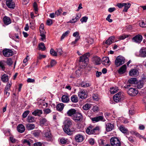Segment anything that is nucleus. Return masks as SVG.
Wrapping results in <instances>:
<instances>
[{"label":"nucleus","instance_id":"nucleus-36","mask_svg":"<svg viewBox=\"0 0 146 146\" xmlns=\"http://www.w3.org/2000/svg\"><path fill=\"white\" fill-rule=\"evenodd\" d=\"M131 6V4L129 3H125L124 5V9L123 10V12H127L128 9Z\"/></svg>","mask_w":146,"mask_h":146},{"label":"nucleus","instance_id":"nucleus-54","mask_svg":"<svg viewBox=\"0 0 146 146\" xmlns=\"http://www.w3.org/2000/svg\"><path fill=\"white\" fill-rule=\"evenodd\" d=\"M88 19V17H82L80 20L82 22H87Z\"/></svg>","mask_w":146,"mask_h":146},{"label":"nucleus","instance_id":"nucleus-58","mask_svg":"<svg viewBox=\"0 0 146 146\" xmlns=\"http://www.w3.org/2000/svg\"><path fill=\"white\" fill-rule=\"evenodd\" d=\"M52 23V20L50 19H48L46 22V24L48 26L51 25Z\"/></svg>","mask_w":146,"mask_h":146},{"label":"nucleus","instance_id":"nucleus-21","mask_svg":"<svg viewBox=\"0 0 146 146\" xmlns=\"http://www.w3.org/2000/svg\"><path fill=\"white\" fill-rule=\"evenodd\" d=\"M17 129L18 131L20 133L23 132L25 130V126L22 124L19 125L17 127Z\"/></svg>","mask_w":146,"mask_h":146},{"label":"nucleus","instance_id":"nucleus-42","mask_svg":"<svg viewBox=\"0 0 146 146\" xmlns=\"http://www.w3.org/2000/svg\"><path fill=\"white\" fill-rule=\"evenodd\" d=\"M139 25L142 27H146V19L142 21L139 23Z\"/></svg>","mask_w":146,"mask_h":146},{"label":"nucleus","instance_id":"nucleus-13","mask_svg":"<svg viewBox=\"0 0 146 146\" xmlns=\"http://www.w3.org/2000/svg\"><path fill=\"white\" fill-rule=\"evenodd\" d=\"M102 63L103 65L109 66L111 62L109 58L108 57H105L103 58L102 60Z\"/></svg>","mask_w":146,"mask_h":146},{"label":"nucleus","instance_id":"nucleus-10","mask_svg":"<svg viewBox=\"0 0 146 146\" xmlns=\"http://www.w3.org/2000/svg\"><path fill=\"white\" fill-rule=\"evenodd\" d=\"M78 95L80 98L81 99H84L87 97L86 92L83 89H81L78 92Z\"/></svg>","mask_w":146,"mask_h":146},{"label":"nucleus","instance_id":"nucleus-31","mask_svg":"<svg viewBox=\"0 0 146 146\" xmlns=\"http://www.w3.org/2000/svg\"><path fill=\"white\" fill-rule=\"evenodd\" d=\"M61 100L63 102L66 103L69 101V98L68 96L66 95H63L62 97Z\"/></svg>","mask_w":146,"mask_h":146},{"label":"nucleus","instance_id":"nucleus-62","mask_svg":"<svg viewBox=\"0 0 146 146\" xmlns=\"http://www.w3.org/2000/svg\"><path fill=\"white\" fill-rule=\"evenodd\" d=\"M60 142L62 144H65L66 143L67 141L65 139L62 138L60 139Z\"/></svg>","mask_w":146,"mask_h":146},{"label":"nucleus","instance_id":"nucleus-28","mask_svg":"<svg viewBox=\"0 0 146 146\" xmlns=\"http://www.w3.org/2000/svg\"><path fill=\"white\" fill-rule=\"evenodd\" d=\"M42 113V110H35L32 113L33 115L35 116H40V115Z\"/></svg>","mask_w":146,"mask_h":146},{"label":"nucleus","instance_id":"nucleus-51","mask_svg":"<svg viewBox=\"0 0 146 146\" xmlns=\"http://www.w3.org/2000/svg\"><path fill=\"white\" fill-rule=\"evenodd\" d=\"M44 113L46 114L49 113L51 112V110L48 108L45 109L43 110Z\"/></svg>","mask_w":146,"mask_h":146},{"label":"nucleus","instance_id":"nucleus-30","mask_svg":"<svg viewBox=\"0 0 146 146\" xmlns=\"http://www.w3.org/2000/svg\"><path fill=\"white\" fill-rule=\"evenodd\" d=\"M138 72L136 69H133L130 71L129 72V75L131 76H135L138 74Z\"/></svg>","mask_w":146,"mask_h":146},{"label":"nucleus","instance_id":"nucleus-46","mask_svg":"<svg viewBox=\"0 0 146 146\" xmlns=\"http://www.w3.org/2000/svg\"><path fill=\"white\" fill-rule=\"evenodd\" d=\"M47 121L45 118H42L40 121V123L41 124H46L47 123Z\"/></svg>","mask_w":146,"mask_h":146},{"label":"nucleus","instance_id":"nucleus-63","mask_svg":"<svg viewBox=\"0 0 146 146\" xmlns=\"http://www.w3.org/2000/svg\"><path fill=\"white\" fill-rule=\"evenodd\" d=\"M93 98L94 100H98L99 99V98L97 94H94L93 95Z\"/></svg>","mask_w":146,"mask_h":146},{"label":"nucleus","instance_id":"nucleus-26","mask_svg":"<svg viewBox=\"0 0 146 146\" xmlns=\"http://www.w3.org/2000/svg\"><path fill=\"white\" fill-rule=\"evenodd\" d=\"M126 70V66L124 64L118 70V73L121 74L124 73Z\"/></svg>","mask_w":146,"mask_h":146},{"label":"nucleus","instance_id":"nucleus-7","mask_svg":"<svg viewBox=\"0 0 146 146\" xmlns=\"http://www.w3.org/2000/svg\"><path fill=\"white\" fill-rule=\"evenodd\" d=\"M89 56V53H86L84 54L80 57L79 62H84L86 64L88 61V57Z\"/></svg>","mask_w":146,"mask_h":146},{"label":"nucleus","instance_id":"nucleus-56","mask_svg":"<svg viewBox=\"0 0 146 146\" xmlns=\"http://www.w3.org/2000/svg\"><path fill=\"white\" fill-rule=\"evenodd\" d=\"M78 18H73L72 20H70V21L68 23H74L77 21Z\"/></svg>","mask_w":146,"mask_h":146},{"label":"nucleus","instance_id":"nucleus-3","mask_svg":"<svg viewBox=\"0 0 146 146\" xmlns=\"http://www.w3.org/2000/svg\"><path fill=\"white\" fill-rule=\"evenodd\" d=\"M125 58L121 56H118L116 58L115 62V64L116 67L119 66L125 62Z\"/></svg>","mask_w":146,"mask_h":146},{"label":"nucleus","instance_id":"nucleus-25","mask_svg":"<svg viewBox=\"0 0 146 146\" xmlns=\"http://www.w3.org/2000/svg\"><path fill=\"white\" fill-rule=\"evenodd\" d=\"M26 129L28 130H31L33 129L35 127L34 124L28 123L25 124Z\"/></svg>","mask_w":146,"mask_h":146},{"label":"nucleus","instance_id":"nucleus-20","mask_svg":"<svg viewBox=\"0 0 146 146\" xmlns=\"http://www.w3.org/2000/svg\"><path fill=\"white\" fill-rule=\"evenodd\" d=\"M43 134L44 136L46 138H51L52 137V135L49 130H47V131L46 130H44L43 132Z\"/></svg>","mask_w":146,"mask_h":146},{"label":"nucleus","instance_id":"nucleus-1","mask_svg":"<svg viewBox=\"0 0 146 146\" xmlns=\"http://www.w3.org/2000/svg\"><path fill=\"white\" fill-rule=\"evenodd\" d=\"M73 123V121L70 119H67L64 122V125L63 128L64 131L68 135H71L72 132L74 131V130H71L69 128V127L72 125Z\"/></svg>","mask_w":146,"mask_h":146},{"label":"nucleus","instance_id":"nucleus-38","mask_svg":"<svg viewBox=\"0 0 146 146\" xmlns=\"http://www.w3.org/2000/svg\"><path fill=\"white\" fill-rule=\"evenodd\" d=\"M128 82L130 84H134L137 82V78H132L129 79Z\"/></svg>","mask_w":146,"mask_h":146},{"label":"nucleus","instance_id":"nucleus-41","mask_svg":"<svg viewBox=\"0 0 146 146\" xmlns=\"http://www.w3.org/2000/svg\"><path fill=\"white\" fill-rule=\"evenodd\" d=\"M91 107L90 104H87L84 105L82 108L84 110H87L89 109Z\"/></svg>","mask_w":146,"mask_h":146},{"label":"nucleus","instance_id":"nucleus-5","mask_svg":"<svg viewBox=\"0 0 146 146\" xmlns=\"http://www.w3.org/2000/svg\"><path fill=\"white\" fill-rule=\"evenodd\" d=\"M110 143L112 146H121V143L119 139L116 137H113L110 139Z\"/></svg>","mask_w":146,"mask_h":146},{"label":"nucleus","instance_id":"nucleus-55","mask_svg":"<svg viewBox=\"0 0 146 146\" xmlns=\"http://www.w3.org/2000/svg\"><path fill=\"white\" fill-rule=\"evenodd\" d=\"M29 111H26L23 113L22 115L23 118L26 117L29 113Z\"/></svg>","mask_w":146,"mask_h":146},{"label":"nucleus","instance_id":"nucleus-44","mask_svg":"<svg viewBox=\"0 0 146 146\" xmlns=\"http://www.w3.org/2000/svg\"><path fill=\"white\" fill-rule=\"evenodd\" d=\"M33 7L35 13L37 14L38 12V9L36 3L34 2L33 4Z\"/></svg>","mask_w":146,"mask_h":146},{"label":"nucleus","instance_id":"nucleus-64","mask_svg":"<svg viewBox=\"0 0 146 146\" xmlns=\"http://www.w3.org/2000/svg\"><path fill=\"white\" fill-rule=\"evenodd\" d=\"M27 81L29 83H34L35 82V80L34 79L29 78L27 79Z\"/></svg>","mask_w":146,"mask_h":146},{"label":"nucleus","instance_id":"nucleus-19","mask_svg":"<svg viewBox=\"0 0 146 146\" xmlns=\"http://www.w3.org/2000/svg\"><path fill=\"white\" fill-rule=\"evenodd\" d=\"M76 110L74 109H71L69 110L67 112V114L69 116L72 117L74 116L76 112Z\"/></svg>","mask_w":146,"mask_h":146},{"label":"nucleus","instance_id":"nucleus-50","mask_svg":"<svg viewBox=\"0 0 146 146\" xmlns=\"http://www.w3.org/2000/svg\"><path fill=\"white\" fill-rule=\"evenodd\" d=\"M6 63L8 65L10 66L13 64V62L11 58H9L7 59Z\"/></svg>","mask_w":146,"mask_h":146},{"label":"nucleus","instance_id":"nucleus-52","mask_svg":"<svg viewBox=\"0 0 146 146\" xmlns=\"http://www.w3.org/2000/svg\"><path fill=\"white\" fill-rule=\"evenodd\" d=\"M46 57V56L44 55H42L40 54H39V56H37V60H41L43 58H45ZM38 60H37V62Z\"/></svg>","mask_w":146,"mask_h":146},{"label":"nucleus","instance_id":"nucleus-49","mask_svg":"<svg viewBox=\"0 0 146 146\" xmlns=\"http://www.w3.org/2000/svg\"><path fill=\"white\" fill-rule=\"evenodd\" d=\"M117 88H110V92L111 94H114L117 91Z\"/></svg>","mask_w":146,"mask_h":146},{"label":"nucleus","instance_id":"nucleus-57","mask_svg":"<svg viewBox=\"0 0 146 146\" xmlns=\"http://www.w3.org/2000/svg\"><path fill=\"white\" fill-rule=\"evenodd\" d=\"M10 139L11 142L13 143L16 142L17 141V140L12 136L10 137Z\"/></svg>","mask_w":146,"mask_h":146},{"label":"nucleus","instance_id":"nucleus-27","mask_svg":"<svg viewBox=\"0 0 146 146\" xmlns=\"http://www.w3.org/2000/svg\"><path fill=\"white\" fill-rule=\"evenodd\" d=\"M80 85L82 87L86 88L90 86L91 84L90 82L82 81L80 83Z\"/></svg>","mask_w":146,"mask_h":146},{"label":"nucleus","instance_id":"nucleus-37","mask_svg":"<svg viewBox=\"0 0 146 146\" xmlns=\"http://www.w3.org/2000/svg\"><path fill=\"white\" fill-rule=\"evenodd\" d=\"M56 109L58 111H61L64 108V104L62 103H60L58 104L56 107Z\"/></svg>","mask_w":146,"mask_h":146},{"label":"nucleus","instance_id":"nucleus-40","mask_svg":"<svg viewBox=\"0 0 146 146\" xmlns=\"http://www.w3.org/2000/svg\"><path fill=\"white\" fill-rule=\"evenodd\" d=\"M129 35H128L123 34L119 36V38L120 40H124L125 38L128 37Z\"/></svg>","mask_w":146,"mask_h":146},{"label":"nucleus","instance_id":"nucleus-60","mask_svg":"<svg viewBox=\"0 0 146 146\" xmlns=\"http://www.w3.org/2000/svg\"><path fill=\"white\" fill-rule=\"evenodd\" d=\"M62 12V9H59L58 10L55 12V14L57 16H58Z\"/></svg>","mask_w":146,"mask_h":146},{"label":"nucleus","instance_id":"nucleus-34","mask_svg":"<svg viewBox=\"0 0 146 146\" xmlns=\"http://www.w3.org/2000/svg\"><path fill=\"white\" fill-rule=\"evenodd\" d=\"M1 80L4 82H7L8 80V77L7 75L4 74L1 77Z\"/></svg>","mask_w":146,"mask_h":146},{"label":"nucleus","instance_id":"nucleus-2","mask_svg":"<svg viewBox=\"0 0 146 146\" xmlns=\"http://www.w3.org/2000/svg\"><path fill=\"white\" fill-rule=\"evenodd\" d=\"M99 129L100 128L99 126H97L94 127L92 125H90L87 128L86 132L88 135L95 134L98 131Z\"/></svg>","mask_w":146,"mask_h":146},{"label":"nucleus","instance_id":"nucleus-12","mask_svg":"<svg viewBox=\"0 0 146 146\" xmlns=\"http://www.w3.org/2000/svg\"><path fill=\"white\" fill-rule=\"evenodd\" d=\"M92 121L94 123L100 121H104L105 120L104 119V117L102 116H98L95 117L91 119Z\"/></svg>","mask_w":146,"mask_h":146},{"label":"nucleus","instance_id":"nucleus-14","mask_svg":"<svg viewBox=\"0 0 146 146\" xmlns=\"http://www.w3.org/2000/svg\"><path fill=\"white\" fill-rule=\"evenodd\" d=\"M133 41L137 43H140L142 40V36L140 35H137L133 38Z\"/></svg>","mask_w":146,"mask_h":146},{"label":"nucleus","instance_id":"nucleus-18","mask_svg":"<svg viewBox=\"0 0 146 146\" xmlns=\"http://www.w3.org/2000/svg\"><path fill=\"white\" fill-rule=\"evenodd\" d=\"M114 127L113 123H108L106 125V130L108 132L111 131Z\"/></svg>","mask_w":146,"mask_h":146},{"label":"nucleus","instance_id":"nucleus-43","mask_svg":"<svg viewBox=\"0 0 146 146\" xmlns=\"http://www.w3.org/2000/svg\"><path fill=\"white\" fill-rule=\"evenodd\" d=\"M56 62L54 60H52L50 62V65H48L47 67L48 68H51L56 64Z\"/></svg>","mask_w":146,"mask_h":146},{"label":"nucleus","instance_id":"nucleus-35","mask_svg":"<svg viewBox=\"0 0 146 146\" xmlns=\"http://www.w3.org/2000/svg\"><path fill=\"white\" fill-rule=\"evenodd\" d=\"M38 46L39 50L44 51L46 49V47L45 46L43 42L40 43L38 45Z\"/></svg>","mask_w":146,"mask_h":146},{"label":"nucleus","instance_id":"nucleus-39","mask_svg":"<svg viewBox=\"0 0 146 146\" xmlns=\"http://www.w3.org/2000/svg\"><path fill=\"white\" fill-rule=\"evenodd\" d=\"M143 81L142 80H141L138 82L137 84V87L138 89H141L143 87Z\"/></svg>","mask_w":146,"mask_h":146},{"label":"nucleus","instance_id":"nucleus-32","mask_svg":"<svg viewBox=\"0 0 146 146\" xmlns=\"http://www.w3.org/2000/svg\"><path fill=\"white\" fill-rule=\"evenodd\" d=\"M71 100L73 103H76L78 102V99L77 96L73 95L71 97Z\"/></svg>","mask_w":146,"mask_h":146},{"label":"nucleus","instance_id":"nucleus-23","mask_svg":"<svg viewBox=\"0 0 146 146\" xmlns=\"http://www.w3.org/2000/svg\"><path fill=\"white\" fill-rule=\"evenodd\" d=\"M93 62L96 64L98 65L100 64L101 59L98 56L94 57L92 58Z\"/></svg>","mask_w":146,"mask_h":146},{"label":"nucleus","instance_id":"nucleus-4","mask_svg":"<svg viewBox=\"0 0 146 146\" xmlns=\"http://www.w3.org/2000/svg\"><path fill=\"white\" fill-rule=\"evenodd\" d=\"M124 98V94L123 92H119L115 95L113 96L114 101L116 102H118L123 100Z\"/></svg>","mask_w":146,"mask_h":146},{"label":"nucleus","instance_id":"nucleus-45","mask_svg":"<svg viewBox=\"0 0 146 146\" xmlns=\"http://www.w3.org/2000/svg\"><path fill=\"white\" fill-rule=\"evenodd\" d=\"M70 33V31H66L65 33L63 34L62 36L61 37V40H62L66 36H67V35Z\"/></svg>","mask_w":146,"mask_h":146},{"label":"nucleus","instance_id":"nucleus-24","mask_svg":"<svg viewBox=\"0 0 146 146\" xmlns=\"http://www.w3.org/2000/svg\"><path fill=\"white\" fill-rule=\"evenodd\" d=\"M119 130L123 133L127 134L129 133L127 129L124 126L121 125L119 127Z\"/></svg>","mask_w":146,"mask_h":146},{"label":"nucleus","instance_id":"nucleus-22","mask_svg":"<svg viewBox=\"0 0 146 146\" xmlns=\"http://www.w3.org/2000/svg\"><path fill=\"white\" fill-rule=\"evenodd\" d=\"M3 20L4 24L6 25H8L11 23V21L10 18L6 16L4 17Z\"/></svg>","mask_w":146,"mask_h":146},{"label":"nucleus","instance_id":"nucleus-33","mask_svg":"<svg viewBox=\"0 0 146 146\" xmlns=\"http://www.w3.org/2000/svg\"><path fill=\"white\" fill-rule=\"evenodd\" d=\"M35 119L34 117L29 115L27 119V121L29 123H33L35 121Z\"/></svg>","mask_w":146,"mask_h":146},{"label":"nucleus","instance_id":"nucleus-53","mask_svg":"<svg viewBox=\"0 0 146 146\" xmlns=\"http://www.w3.org/2000/svg\"><path fill=\"white\" fill-rule=\"evenodd\" d=\"M0 67L3 70H4L5 69L4 64L3 61H0Z\"/></svg>","mask_w":146,"mask_h":146},{"label":"nucleus","instance_id":"nucleus-9","mask_svg":"<svg viewBox=\"0 0 146 146\" xmlns=\"http://www.w3.org/2000/svg\"><path fill=\"white\" fill-rule=\"evenodd\" d=\"M82 114L79 112H76L74 116L73 120L75 121H80L82 120Z\"/></svg>","mask_w":146,"mask_h":146},{"label":"nucleus","instance_id":"nucleus-15","mask_svg":"<svg viewBox=\"0 0 146 146\" xmlns=\"http://www.w3.org/2000/svg\"><path fill=\"white\" fill-rule=\"evenodd\" d=\"M11 85V82L10 83H8L5 88L4 90V93L7 96H8L9 95V92L8 91L10 89Z\"/></svg>","mask_w":146,"mask_h":146},{"label":"nucleus","instance_id":"nucleus-61","mask_svg":"<svg viewBox=\"0 0 146 146\" xmlns=\"http://www.w3.org/2000/svg\"><path fill=\"white\" fill-rule=\"evenodd\" d=\"M57 53L60 55H61L63 53V51L61 48H59L57 49Z\"/></svg>","mask_w":146,"mask_h":146},{"label":"nucleus","instance_id":"nucleus-8","mask_svg":"<svg viewBox=\"0 0 146 146\" xmlns=\"http://www.w3.org/2000/svg\"><path fill=\"white\" fill-rule=\"evenodd\" d=\"M138 92L137 89L135 88H130L127 91L128 94L130 96H136L138 93Z\"/></svg>","mask_w":146,"mask_h":146},{"label":"nucleus","instance_id":"nucleus-16","mask_svg":"<svg viewBox=\"0 0 146 146\" xmlns=\"http://www.w3.org/2000/svg\"><path fill=\"white\" fill-rule=\"evenodd\" d=\"M84 139L83 136L81 134H78L75 137L76 141L78 142H81L83 141Z\"/></svg>","mask_w":146,"mask_h":146},{"label":"nucleus","instance_id":"nucleus-47","mask_svg":"<svg viewBox=\"0 0 146 146\" xmlns=\"http://www.w3.org/2000/svg\"><path fill=\"white\" fill-rule=\"evenodd\" d=\"M50 54L53 56H56L57 55V52L55 51L54 49L52 48H51L50 51Z\"/></svg>","mask_w":146,"mask_h":146},{"label":"nucleus","instance_id":"nucleus-17","mask_svg":"<svg viewBox=\"0 0 146 146\" xmlns=\"http://www.w3.org/2000/svg\"><path fill=\"white\" fill-rule=\"evenodd\" d=\"M139 56L142 57H146V48H142L139 51Z\"/></svg>","mask_w":146,"mask_h":146},{"label":"nucleus","instance_id":"nucleus-48","mask_svg":"<svg viewBox=\"0 0 146 146\" xmlns=\"http://www.w3.org/2000/svg\"><path fill=\"white\" fill-rule=\"evenodd\" d=\"M22 142L23 144H26L29 146H30L31 143L29 140H28L26 139H24L22 140Z\"/></svg>","mask_w":146,"mask_h":146},{"label":"nucleus","instance_id":"nucleus-29","mask_svg":"<svg viewBox=\"0 0 146 146\" xmlns=\"http://www.w3.org/2000/svg\"><path fill=\"white\" fill-rule=\"evenodd\" d=\"M115 37L114 36H112L110 37L107 40L105 43L107 44L110 45L112 44L114 41Z\"/></svg>","mask_w":146,"mask_h":146},{"label":"nucleus","instance_id":"nucleus-6","mask_svg":"<svg viewBox=\"0 0 146 146\" xmlns=\"http://www.w3.org/2000/svg\"><path fill=\"white\" fill-rule=\"evenodd\" d=\"M3 54L5 57H8L12 56L13 52L11 50L6 48L3 50Z\"/></svg>","mask_w":146,"mask_h":146},{"label":"nucleus","instance_id":"nucleus-11","mask_svg":"<svg viewBox=\"0 0 146 146\" xmlns=\"http://www.w3.org/2000/svg\"><path fill=\"white\" fill-rule=\"evenodd\" d=\"M7 6L9 8L13 9L15 7V4L13 0H5Z\"/></svg>","mask_w":146,"mask_h":146},{"label":"nucleus","instance_id":"nucleus-59","mask_svg":"<svg viewBox=\"0 0 146 146\" xmlns=\"http://www.w3.org/2000/svg\"><path fill=\"white\" fill-rule=\"evenodd\" d=\"M73 36L76 37V38H77L78 37H79V38H80V36L79 35V33L78 32H74L73 35Z\"/></svg>","mask_w":146,"mask_h":146}]
</instances>
